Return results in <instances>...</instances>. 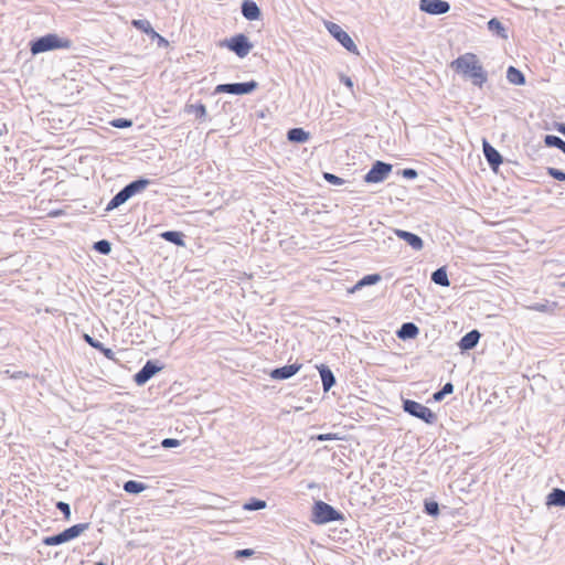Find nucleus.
Returning <instances> with one entry per match:
<instances>
[{
  "label": "nucleus",
  "mask_w": 565,
  "mask_h": 565,
  "mask_svg": "<svg viewBox=\"0 0 565 565\" xmlns=\"http://www.w3.org/2000/svg\"><path fill=\"white\" fill-rule=\"evenodd\" d=\"M52 212L60 213V212H63V211H62V210H60V209H56V210H53Z\"/></svg>",
  "instance_id": "nucleus-50"
},
{
  "label": "nucleus",
  "mask_w": 565,
  "mask_h": 565,
  "mask_svg": "<svg viewBox=\"0 0 565 565\" xmlns=\"http://www.w3.org/2000/svg\"><path fill=\"white\" fill-rule=\"evenodd\" d=\"M83 339L85 340L86 343H88L92 348L100 351L108 360H111V361H116V356H115V353L113 352L111 349H108V348H105L103 345L102 342L95 340L93 337H90L89 334H84L83 335Z\"/></svg>",
  "instance_id": "nucleus-17"
},
{
  "label": "nucleus",
  "mask_w": 565,
  "mask_h": 565,
  "mask_svg": "<svg viewBox=\"0 0 565 565\" xmlns=\"http://www.w3.org/2000/svg\"><path fill=\"white\" fill-rule=\"evenodd\" d=\"M87 527L88 524L86 523L75 524L56 535L44 537L43 544L46 546L63 544L79 536L85 530H87Z\"/></svg>",
  "instance_id": "nucleus-5"
},
{
  "label": "nucleus",
  "mask_w": 565,
  "mask_h": 565,
  "mask_svg": "<svg viewBox=\"0 0 565 565\" xmlns=\"http://www.w3.org/2000/svg\"><path fill=\"white\" fill-rule=\"evenodd\" d=\"M395 234L397 237L404 239L414 249L419 250L423 248V241L416 234L403 230H395Z\"/></svg>",
  "instance_id": "nucleus-16"
},
{
  "label": "nucleus",
  "mask_w": 565,
  "mask_h": 565,
  "mask_svg": "<svg viewBox=\"0 0 565 565\" xmlns=\"http://www.w3.org/2000/svg\"><path fill=\"white\" fill-rule=\"evenodd\" d=\"M154 39H158L159 45H168V41L159 34V36H154Z\"/></svg>",
  "instance_id": "nucleus-48"
},
{
  "label": "nucleus",
  "mask_w": 565,
  "mask_h": 565,
  "mask_svg": "<svg viewBox=\"0 0 565 565\" xmlns=\"http://www.w3.org/2000/svg\"><path fill=\"white\" fill-rule=\"evenodd\" d=\"M450 67L465 78H469L475 86L482 87L488 81V74L473 53H465L454 60Z\"/></svg>",
  "instance_id": "nucleus-1"
},
{
  "label": "nucleus",
  "mask_w": 565,
  "mask_h": 565,
  "mask_svg": "<svg viewBox=\"0 0 565 565\" xmlns=\"http://www.w3.org/2000/svg\"><path fill=\"white\" fill-rule=\"evenodd\" d=\"M222 45L226 46L241 58L247 56L254 46L249 39L243 33L235 34L224 40Z\"/></svg>",
  "instance_id": "nucleus-7"
},
{
  "label": "nucleus",
  "mask_w": 565,
  "mask_h": 565,
  "mask_svg": "<svg viewBox=\"0 0 565 565\" xmlns=\"http://www.w3.org/2000/svg\"><path fill=\"white\" fill-rule=\"evenodd\" d=\"M161 237L168 242H171V243L178 245V246L184 245L183 234L181 232L167 231V232L161 233Z\"/></svg>",
  "instance_id": "nucleus-29"
},
{
  "label": "nucleus",
  "mask_w": 565,
  "mask_h": 565,
  "mask_svg": "<svg viewBox=\"0 0 565 565\" xmlns=\"http://www.w3.org/2000/svg\"><path fill=\"white\" fill-rule=\"evenodd\" d=\"M454 391V385L451 383H447L444 385V387L440 390V392L446 395V394H450L452 393Z\"/></svg>",
  "instance_id": "nucleus-46"
},
{
  "label": "nucleus",
  "mask_w": 565,
  "mask_h": 565,
  "mask_svg": "<svg viewBox=\"0 0 565 565\" xmlns=\"http://www.w3.org/2000/svg\"><path fill=\"white\" fill-rule=\"evenodd\" d=\"M393 166L384 161H375L369 172L364 175L366 183L383 182L392 172Z\"/></svg>",
  "instance_id": "nucleus-10"
},
{
  "label": "nucleus",
  "mask_w": 565,
  "mask_h": 565,
  "mask_svg": "<svg viewBox=\"0 0 565 565\" xmlns=\"http://www.w3.org/2000/svg\"><path fill=\"white\" fill-rule=\"evenodd\" d=\"M405 412L414 417H417L426 424H434L437 420V415L427 406L412 399H405L403 403Z\"/></svg>",
  "instance_id": "nucleus-6"
},
{
  "label": "nucleus",
  "mask_w": 565,
  "mask_h": 565,
  "mask_svg": "<svg viewBox=\"0 0 565 565\" xmlns=\"http://www.w3.org/2000/svg\"><path fill=\"white\" fill-rule=\"evenodd\" d=\"M241 12L248 21H256L262 17L260 8L253 0H244L241 6Z\"/></svg>",
  "instance_id": "nucleus-14"
},
{
  "label": "nucleus",
  "mask_w": 565,
  "mask_h": 565,
  "mask_svg": "<svg viewBox=\"0 0 565 565\" xmlns=\"http://www.w3.org/2000/svg\"><path fill=\"white\" fill-rule=\"evenodd\" d=\"M380 279H381V277L377 274L366 275L361 280H359L356 282V285L352 288V291H355V290L362 288L363 286L374 285L377 281H380Z\"/></svg>",
  "instance_id": "nucleus-30"
},
{
  "label": "nucleus",
  "mask_w": 565,
  "mask_h": 565,
  "mask_svg": "<svg viewBox=\"0 0 565 565\" xmlns=\"http://www.w3.org/2000/svg\"><path fill=\"white\" fill-rule=\"evenodd\" d=\"M556 130L565 136V124L564 122L557 124L556 125Z\"/></svg>",
  "instance_id": "nucleus-47"
},
{
  "label": "nucleus",
  "mask_w": 565,
  "mask_h": 565,
  "mask_svg": "<svg viewBox=\"0 0 565 565\" xmlns=\"http://www.w3.org/2000/svg\"><path fill=\"white\" fill-rule=\"evenodd\" d=\"M507 79L509 81V83L513 84V85H518V86H521V85H524L525 84V76L524 74L516 67L514 66H509L508 70H507Z\"/></svg>",
  "instance_id": "nucleus-22"
},
{
  "label": "nucleus",
  "mask_w": 565,
  "mask_h": 565,
  "mask_svg": "<svg viewBox=\"0 0 565 565\" xmlns=\"http://www.w3.org/2000/svg\"><path fill=\"white\" fill-rule=\"evenodd\" d=\"M419 10L431 15H440L449 12L450 3L446 0H420Z\"/></svg>",
  "instance_id": "nucleus-11"
},
{
  "label": "nucleus",
  "mask_w": 565,
  "mask_h": 565,
  "mask_svg": "<svg viewBox=\"0 0 565 565\" xmlns=\"http://www.w3.org/2000/svg\"><path fill=\"white\" fill-rule=\"evenodd\" d=\"M547 174L557 181H565V172L556 168H547Z\"/></svg>",
  "instance_id": "nucleus-37"
},
{
  "label": "nucleus",
  "mask_w": 565,
  "mask_h": 565,
  "mask_svg": "<svg viewBox=\"0 0 565 565\" xmlns=\"http://www.w3.org/2000/svg\"><path fill=\"white\" fill-rule=\"evenodd\" d=\"M417 334L418 328L412 322L404 323L397 331V337L399 339H414L417 337Z\"/></svg>",
  "instance_id": "nucleus-25"
},
{
  "label": "nucleus",
  "mask_w": 565,
  "mask_h": 565,
  "mask_svg": "<svg viewBox=\"0 0 565 565\" xmlns=\"http://www.w3.org/2000/svg\"><path fill=\"white\" fill-rule=\"evenodd\" d=\"M547 505L565 507V491L554 489L546 498Z\"/></svg>",
  "instance_id": "nucleus-24"
},
{
  "label": "nucleus",
  "mask_w": 565,
  "mask_h": 565,
  "mask_svg": "<svg viewBox=\"0 0 565 565\" xmlns=\"http://www.w3.org/2000/svg\"><path fill=\"white\" fill-rule=\"evenodd\" d=\"M479 339L480 333L477 330H472L461 338L459 347L461 350H471L477 345Z\"/></svg>",
  "instance_id": "nucleus-18"
},
{
  "label": "nucleus",
  "mask_w": 565,
  "mask_h": 565,
  "mask_svg": "<svg viewBox=\"0 0 565 565\" xmlns=\"http://www.w3.org/2000/svg\"><path fill=\"white\" fill-rule=\"evenodd\" d=\"M488 30L499 36L500 39H508L507 28L497 18H492L488 21Z\"/></svg>",
  "instance_id": "nucleus-20"
},
{
  "label": "nucleus",
  "mask_w": 565,
  "mask_h": 565,
  "mask_svg": "<svg viewBox=\"0 0 565 565\" xmlns=\"http://www.w3.org/2000/svg\"><path fill=\"white\" fill-rule=\"evenodd\" d=\"M323 178L327 182H329L330 184H333V185H342L345 182L340 177L329 173V172H324Z\"/></svg>",
  "instance_id": "nucleus-36"
},
{
  "label": "nucleus",
  "mask_w": 565,
  "mask_h": 565,
  "mask_svg": "<svg viewBox=\"0 0 565 565\" xmlns=\"http://www.w3.org/2000/svg\"><path fill=\"white\" fill-rule=\"evenodd\" d=\"M11 379H26L29 377V374L25 373V372H22V371H18V372H10L9 370H7L4 372Z\"/></svg>",
  "instance_id": "nucleus-43"
},
{
  "label": "nucleus",
  "mask_w": 565,
  "mask_h": 565,
  "mask_svg": "<svg viewBox=\"0 0 565 565\" xmlns=\"http://www.w3.org/2000/svg\"><path fill=\"white\" fill-rule=\"evenodd\" d=\"M180 445V440L178 439H174V438H166L161 441V446L163 448H172V447H178Z\"/></svg>",
  "instance_id": "nucleus-41"
},
{
  "label": "nucleus",
  "mask_w": 565,
  "mask_h": 565,
  "mask_svg": "<svg viewBox=\"0 0 565 565\" xmlns=\"http://www.w3.org/2000/svg\"><path fill=\"white\" fill-rule=\"evenodd\" d=\"M556 308H557V302H555V301H553V302L546 301L545 303H534L529 307L530 310L537 311V312H552Z\"/></svg>",
  "instance_id": "nucleus-31"
},
{
  "label": "nucleus",
  "mask_w": 565,
  "mask_h": 565,
  "mask_svg": "<svg viewBox=\"0 0 565 565\" xmlns=\"http://www.w3.org/2000/svg\"><path fill=\"white\" fill-rule=\"evenodd\" d=\"M425 511L430 515H437L439 513L438 503L435 501L425 502Z\"/></svg>",
  "instance_id": "nucleus-38"
},
{
  "label": "nucleus",
  "mask_w": 565,
  "mask_h": 565,
  "mask_svg": "<svg viewBox=\"0 0 565 565\" xmlns=\"http://www.w3.org/2000/svg\"><path fill=\"white\" fill-rule=\"evenodd\" d=\"M301 369V364H290L275 369L270 376L275 380H286L295 375Z\"/></svg>",
  "instance_id": "nucleus-15"
},
{
  "label": "nucleus",
  "mask_w": 565,
  "mask_h": 565,
  "mask_svg": "<svg viewBox=\"0 0 565 565\" xmlns=\"http://www.w3.org/2000/svg\"><path fill=\"white\" fill-rule=\"evenodd\" d=\"M326 28L329 33L350 53L359 54L358 46L352 38L337 23L327 22Z\"/></svg>",
  "instance_id": "nucleus-9"
},
{
  "label": "nucleus",
  "mask_w": 565,
  "mask_h": 565,
  "mask_svg": "<svg viewBox=\"0 0 565 565\" xmlns=\"http://www.w3.org/2000/svg\"><path fill=\"white\" fill-rule=\"evenodd\" d=\"M243 508L247 511L262 510L266 508V502L264 500L252 499L249 502L245 503Z\"/></svg>",
  "instance_id": "nucleus-33"
},
{
  "label": "nucleus",
  "mask_w": 565,
  "mask_h": 565,
  "mask_svg": "<svg viewBox=\"0 0 565 565\" xmlns=\"http://www.w3.org/2000/svg\"><path fill=\"white\" fill-rule=\"evenodd\" d=\"M146 488V484L135 480H129L124 484V490L128 493H139L143 491Z\"/></svg>",
  "instance_id": "nucleus-32"
},
{
  "label": "nucleus",
  "mask_w": 565,
  "mask_h": 565,
  "mask_svg": "<svg viewBox=\"0 0 565 565\" xmlns=\"http://www.w3.org/2000/svg\"><path fill=\"white\" fill-rule=\"evenodd\" d=\"M56 508L64 514L66 521L71 519V509L67 503L60 501L56 503Z\"/></svg>",
  "instance_id": "nucleus-39"
},
{
  "label": "nucleus",
  "mask_w": 565,
  "mask_h": 565,
  "mask_svg": "<svg viewBox=\"0 0 565 565\" xmlns=\"http://www.w3.org/2000/svg\"><path fill=\"white\" fill-rule=\"evenodd\" d=\"M312 513V522L316 524H326L332 521L343 520V515L340 512L323 501L315 503Z\"/></svg>",
  "instance_id": "nucleus-4"
},
{
  "label": "nucleus",
  "mask_w": 565,
  "mask_h": 565,
  "mask_svg": "<svg viewBox=\"0 0 565 565\" xmlns=\"http://www.w3.org/2000/svg\"><path fill=\"white\" fill-rule=\"evenodd\" d=\"M94 248L97 252H99V253H102L104 255H107L110 252V244H109L108 241H105V239L98 241V242L95 243Z\"/></svg>",
  "instance_id": "nucleus-35"
},
{
  "label": "nucleus",
  "mask_w": 565,
  "mask_h": 565,
  "mask_svg": "<svg viewBox=\"0 0 565 565\" xmlns=\"http://www.w3.org/2000/svg\"><path fill=\"white\" fill-rule=\"evenodd\" d=\"M562 286L565 288V281L562 284Z\"/></svg>",
  "instance_id": "nucleus-52"
},
{
  "label": "nucleus",
  "mask_w": 565,
  "mask_h": 565,
  "mask_svg": "<svg viewBox=\"0 0 565 565\" xmlns=\"http://www.w3.org/2000/svg\"><path fill=\"white\" fill-rule=\"evenodd\" d=\"M340 82L343 85H345L351 92H353L354 84H353V81L349 76L341 75L340 76Z\"/></svg>",
  "instance_id": "nucleus-45"
},
{
  "label": "nucleus",
  "mask_w": 565,
  "mask_h": 565,
  "mask_svg": "<svg viewBox=\"0 0 565 565\" xmlns=\"http://www.w3.org/2000/svg\"><path fill=\"white\" fill-rule=\"evenodd\" d=\"M310 138V134L306 131L303 128H291L287 131V139L290 142L303 143L308 141Z\"/></svg>",
  "instance_id": "nucleus-19"
},
{
  "label": "nucleus",
  "mask_w": 565,
  "mask_h": 565,
  "mask_svg": "<svg viewBox=\"0 0 565 565\" xmlns=\"http://www.w3.org/2000/svg\"><path fill=\"white\" fill-rule=\"evenodd\" d=\"M95 565H105V564H104V563H102V562H99V563H97V564H95Z\"/></svg>",
  "instance_id": "nucleus-51"
},
{
  "label": "nucleus",
  "mask_w": 565,
  "mask_h": 565,
  "mask_svg": "<svg viewBox=\"0 0 565 565\" xmlns=\"http://www.w3.org/2000/svg\"><path fill=\"white\" fill-rule=\"evenodd\" d=\"M402 175L405 178V179H409V180H413V179H416L417 175H418V172L413 169V168H406V169H403L402 170Z\"/></svg>",
  "instance_id": "nucleus-40"
},
{
  "label": "nucleus",
  "mask_w": 565,
  "mask_h": 565,
  "mask_svg": "<svg viewBox=\"0 0 565 565\" xmlns=\"http://www.w3.org/2000/svg\"><path fill=\"white\" fill-rule=\"evenodd\" d=\"M318 370L321 376L323 390L327 392L334 385L335 379L332 372L327 366L320 365L318 366Z\"/></svg>",
  "instance_id": "nucleus-23"
},
{
  "label": "nucleus",
  "mask_w": 565,
  "mask_h": 565,
  "mask_svg": "<svg viewBox=\"0 0 565 565\" xmlns=\"http://www.w3.org/2000/svg\"><path fill=\"white\" fill-rule=\"evenodd\" d=\"M131 25L148 34L152 40L154 36H159V33L153 30L151 23L146 19H135L131 21Z\"/></svg>",
  "instance_id": "nucleus-21"
},
{
  "label": "nucleus",
  "mask_w": 565,
  "mask_h": 565,
  "mask_svg": "<svg viewBox=\"0 0 565 565\" xmlns=\"http://www.w3.org/2000/svg\"><path fill=\"white\" fill-rule=\"evenodd\" d=\"M317 439L320 440V441H326V440H338L340 438L338 437L337 434L329 433V434L318 435Z\"/></svg>",
  "instance_id": "nucleus-44"
},
{
  "label": "nucleus",
  "mask_w": 565,
  "mask_h": 565,
  "mask_svg": "<svg viewBox=\"0 0 565 565\" xmlns=\"http://www.w3.org/2000/svg\"><path fill=\"white\" fill-rule=\"evenodd\" d=\"M544 143L551 148H557L565 154V141L555 135H546L544 137Z\"/></svg>",
  "instance_id": "nucleus-27"
},
{
  "label": "nucleus",
  "mask_w": 565,
  "mask_h": 565,
  "mask_svg": "<svg viewBox=\"0 0 565 565\" xmlns=\"http://www.w3.org/2000/svg\"><path fill=\"white\" fill-rule=\"evenodd\" d=\"M431 280L435 284L444 286V287H448L450 285L445 267H441V268H438L437 270H435L431 275Z\"/></svg>",
  "instance_id": "nucleus-28"
},
{
  "label": "nucleus",
  "mask_w": 565,
  "mask_h": 565,
  "mask_svg": "<svg viewBox=\"0 0 565 565\" xmlns=\"http://www.w3.org/2000/svg\"><path fill=\"white\" fill-rule=\"evenodd\" d=\"M258 87V83L254 79L243 83H226L218 84L215 87L214 93L221 94H232V95H246L253 93Z\"/></svg>",
  "instance_id": "nucleus-8"
},
{
  "label": "nucleus",
  "mask_w": 565,
  "mask_h": 565,
  "mask_svg": "<svg viewBox=\"0 0 565 565\" xmlns=\"http://www.w3.org/2000/svg\"><path fill=\"white\" fill-rule=\"evenodd\" d=\"M445 395L439 391L434 394L435 401H441Z\"/></svg>",
  "instance_id": "nucleus-49"
},
{
  "label": "nucleus",
  "mask_w": 565,
  "mask_h": 565,
  "mask_svg": "<svg viewBox=\"0 0 565 565\" xmlns=\"http://www.w3.org/2000/svg\"><path fill=\"white\" fill-rule=\"evenodd\" d=\"M253 555H254V551L250 550V548L237 550L235 552V557L236 558L250 557Z\"/></svg>",
  "instance_id": "nucleus-42"
},
{
  "label": "nucleus",
  "mask_w": 565,
  "mask_h": 565,
  "mask_svg": "<svg viewBox=\"0 0 565 565\" xmlns=\"http://www.w3.org/2000/svg\"><path fill=\"white\" fill-rule=\"evenodd\" d=\"M186 114H194L198 119L204 120L206 117V107L202 103L186 104L184 107Z\"/></svg>",
  "instance_id": "nucleus-26"
},
{
  "label": "nucleus",
  "mask_w": 565,
  "mask_h": 565,
  "mask_svg": "<svg viewBox=\"0 0 565 565\" xmlns=\"http://www.w3.org/2000/svg\"><path fill=\"white\" fill-rule=\"evenodd\" d=\"M483 154L490 168L497 171L502 163V156L486 139L483 140Z\"/></svg>",
  "instance_id": "nucleus-12"
},
{
  "label": "nucleus",
  "mask_w": 565,
  "mask_h": 565,
  "mask_svg": "<svg viewBox=\"0 0 565 565\" xmlns=\"http://www.w3.org/2000/svg\"><path fill=\"white\" fill-rule=\"evenodd\" d=\"M149 179L138 178L124 186L107 204L105 212H109L122 205L131 196L141 192L150 184Z\"/></svg>",
  "instance_id": "nucleus-3"
},
{
  "label": "nucleus",
  "mask_w": 565,
  "mask_h": 565,
  "mask_svg": "<svg viewBox=\"0 0 565 565\" xmlns=\"http://www.w3.org/2000/svg\"><path fill=\"white\" fill-rule=\"evenodd\" d=\"M72 41L66 38H61L55 33H49L43 36L36 38L30 42V51L32 55L57 50L71 49Z\"/></svg>",
  "instance_id": "nucleus-2"
},
{
  "label": "nucleus",
  "mask_w": 565,
  "mask_h": 565,
  "mask_svg": "<svg viewBox=\"0 0 565 565\" xmlns=\"http://www.w3.org/2000/svg\"><path fill=\"white\" fill-rule=\"evenodd\" d=\"M162 367L157 366L151 361H148L143 367L137 372L134 376V380L137 385H143L148 382L156 373H158Z\"/></svg>",
  "instance_id": "nucleus-13"
},
{
  "label": "nucleus",
  "mask_w": 565,
  "mask_h": 565,
  "mask_svg": "<svg viewBox=\"0 0 565 565\" xmlns=\"http://www.w3.org/2000/svg\"><path fill=\"white\" fill-rule=\"evenodd\" d=\"M110 125L115 128H129L132 126V120L127 118H117L110 121Z\"/></svg>",
  "instance_id": "nucleus-34"
}]
</instances>
